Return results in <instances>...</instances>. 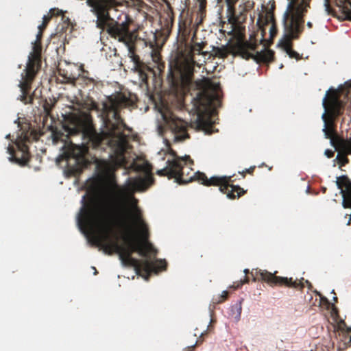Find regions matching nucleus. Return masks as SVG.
Masks as SVG:
<instances>
[{
  "label": "nucleus",
  "mask_w": 351,
  "mask_h": 351,
  "mask_svg": "<svg viewBox=\"0 0 351 351\" xmlns=\"http://www.w3.org/2000/svg\"><path fill=\"white\" fill-rule=\"evenodd\" d=\"M108 32L109 34L117 38L119 42H122L127 47L128 56L135 65L137 64L138 59V57L134 54V47L132 43L136 40V36L128 31V24L126 22L119 23L117 22L115 24H109L108 25Z\"/></svg>",
  "instance_id": "0eeeda50"
},
{
  "label": "nucleus",
  "mask_w": 351,
  "mask_h": 351,
  "mask_svg": "<svg viewBox=\"0 0 351 351\" xmlns=\"http://www.w3.org/2000/svg\"><path fill=\"white\" fill-rule=\"evenodd\" d=\"M254 49V45L252 43L239 40L237 43V53H239L243 58H248L252 55L249 51Z\"/></svg>",
  "instance_id": "f8f14e48"
},
{
  "label": "nucleus",
  "mask_w": 351,
  "mask_h": 351,
  "mask_svg": "<svg viewBox=\"0 0 351 351\" xmlns=\"http://www.w3.org/2000/svg\"><path fill=\"white\" fill-rule=\"evenodd\" d=\"M133 103L134 99L123 93L108 98L101 105L103 123L100 132L94 129L88 114L69 113L64 117L63 132H53V142L57 144L59 140L62 141V154L68 160L67 172L70 175L79 174L87 165V146L63 138L64 135L67 138L76 134L92 143L95 147L101 144L110 146V160H101L97 165L101 177H110L114 170L121 166L140 173L128 178L121 186L110 185L95 204L83 205L77 217V223L88 241L102 247L106 254L117 253L123 265L133 267L138 275L145 272L142 276L147 280L151 272L157 273L165 269L166 263L152 258L156 250L147 241V228L141 219L137 199L133 196L134 192L146 190L153 182L151 168L147 162L127 160L129 145L123 134L125 125L118 114V108Z\"/></svg>",
  "instance_id": "f257e3e1"
},
{
  "label": "nucleus",
  "mask_w": 351,
  "mask_h": 351,
  "mask_svg": "<svg viewBox=\"0 0 351 351\" xmlns=\"http://www.w3.org/2000/svg\"><path fill=\"white\" fill-rule=\"evenodd\" d=\"M324 6H325V10H326V13L328 14L330 8L328 4V0H324Z\"/></svg>",
  "instance_id": "412c9836"
},
{
  "label": "nucleus",
  "mask_w": 351,
  "mask_h": 351,
  "mask_svg": "<svg viewBox=\"0 0 351 351\" xmlns=\"http://www.w3.org/2000/svg\"><path fill=\"white\" fill-rule=\"evenodd\" d=\"M195 330L197 331V332H194L195 337H197V336L201 337L203 335V331H197V328Z\"/></svg>",
  "instance_id": "4be33fe9"
},
{
  "label": "nucleus",
  "mask_w": 351,
  "mask_h": 351,
  "mask_svg": "<svg viewBox=\"0 0 351 351\" xmlns=\"http://www.w3.org/2000/svg\"><path fill=\"white\" fill-rule=\"evenodd\" d=\"M332 298H333V300H334L335 302V301H337V297H336V296H334Z\"/></svg>",
  "instance_id": "bb28decb"
},
{
  "label": "nucleus",
  "mask_w": 351,
  "mask_h": 351,
  "mask_svg": "<svg viewBox=\"0 0 351 351\" xmlns=\"http://www.w3.org/2000/svg\"><path fill=\"white\" fill-rule=\"evenodd\" d=\"M34 51L32 52L28 56V61L25 69V77L23 81L20 82L19 86L21 92L19 99L24 104L32 101V97H27L28 90L30 84L37 72V65L40 61V53L36 47H34Z\"/></svg>",
  "instance_id": "6e6552de"
},
{
  "label": "nucleus",
  "mask_w": 351,
  "mask_h": 351,
  "mask_svg": "<svg viewBox=\"0 0 351 351\" xmlns=\"http://www.w3.org/2000/svg\"><path fill=\"white\" fill-rule=\"evenodd\" d=\"M50 19V16H47V15H44L43 16V23L42 25H38V29L40 30L42 29V28L45 27L46 23H47V21Z\"/></svg>",
  "instance_id": "dca6fc26"
},
{
  "label": "nucleus",
  "mask_w": 351,
  "mask_h": 351,
  "mask_svg": "<svg viewBox=\"0 0 351 351\" xmlns=\"http://www.w3.org/2000/svg\"><path fill=\"white\" fill-rule=\"evenodd\" d=\"M219 83L215 80L206 79L203 82L202 90L193 100L191 111L195 114L191 123L192 127L210 133V128L215 122L213 115L219 106Z\"/></svg>",
  "instance_id": "7ed1b4c3"
},
{
  "label": "nucleus",
  "mask_w": 351,
  "mask_h": 351,
  "mask_svg": "<svg viewBox=\"0 0 351 351\" xmlns=\"http://www.w3.org/2000/svg\"><path fill=\"white\" fill-rule=\"evenodd\" d=\"M93 269L95 270V273H94V274H96V272H97V271H96V269H95V267H93Z\"/></svg>",
  "instance_id": "7c9ffc66"
},
{
  "label": "nucleus",
  "mask_w": 351,
  "mask_h": 351,
  "mask_svg": "<svg viewBox=\"0 0 351 351\" xmlns=\"http://www.w3.org/2000/svg\"><path fill=\"white\" fill-rule=\"evenodd\" d=\"M247 282V279H246V278H245L243 281H242V282H241V285H242V284H243V283H245V282Z\"/></svg>",
  "instance_id": "a878e982"
},
{
  "label": "nucleus",
  "mask_w": 351,
  "mask_h": 351,
  "mask_svg": "<svg viewBox=\"0 0 351 351\" xmlns=\"http://www.w3.org/2000/svg\"><path fill=\"white\" fill-rule=\"evenodd\" d=\"M237 0H232V3L235 2Z\"/></svg>",
  "instance_id": "2f4dec72"
},
{
  "label": "nucleus",
  "mask_w": 351,
  "mask_h": 351,
  "mask_svg": "<svg viewBox=\"0 0 351 351\" xmlns=\"http://www.w3.org/2000/svg\"><path fill=\"white\" fill-rule=\"evenodd\" d=\"M152 59L155 62H158L160 60V57H159V55L156 53V52H154L152 55Z\"/></svg>",
  "instance_id": "a211bd4d"
},
{
  "label": "nucleus",
  "mask_w": 351,
  "mask_h": 351,
  "mask_svg": "<svg viewBox=\"0 0 351 351\" xmlns=\"http://www.w3.org/2000/svg\"><path fill=\"white\" fill-rule=\"evenodd\" d=\"M226 294H227V292H226V291H223V295H224V296H225Z\"/></svg>",
  "instance_id": "c85d7f7f"
},
{
  "label": "nucleus",
  "mask_w": 351,
  "mask_h": 351,
  "mask_svg": "<svg viewBox=\"0 0 351 351\" xmlns=\"http://www.w3.org/2000/svg\"><path fill=\"white\" fill-rule=\"evenodd\" d=\"M86 3L97 16V26L103 27L106 25L110 20L108 10L113 5V0H86Z\"/></svg>",
  "instance_id": "1a4fd4ad"
},
{
  "label": "nucleus",
  "mask_w": 351,
  "mask_h": 351,
  "mask_svg": "<svg viewBox=\"0 0 351 351\" xmlns=\"http://www.w3.org/2000/svg\"><path fill=\"white\" fill-rule=\"evenodd\" d=\"M259 58L263 62H269L273 59L274 52L271 50H264L259 53Z\"/></svg>",
  "instance_id": "ddd939ff"
},
{
  "label": "nucleus",
  "mask_w": 351,
  "mask_h": 351,
  "mask_svg": "<svg viewBox=\"0 0 351 351\" xmlns=\"http://www.w3.org/2000/svg\"><path fill=\"white\" fill-rule=\"evenodd\" d=\"M189 161H190V159L188 156H184L182 158L173 157L172 160H168L167 166L163 169L158 170L157 173L160 176H167L169 178H174L176 182L179 184H185L193 180H197L204 185H218L219 186V190L223 193H225V190L230 187L231 191L227 193V197L230 199L234 198L235 192L237 193L238 197L244 193L243 190L239 186L229 185L230 177L213 176L208 179L204 173L200 172L193 173L191 176H189V172L188 169H190L187 166Z\"/></svg>",
  "instance_id": "f03ea898"
},
{
  "label": "nucleus",
  "mask_w": 351,
  "mask_h": 351,
  "mask_svg": "<svg viewBox=\"0 0 351 351\" xmlns=\"http://www.w3.org/2000/svg\"><path fill=\"white\" fill-rule=\"evenodd\" d=\"M84 199H85V196H83L82 202H84Z\"/></svg>",
  "instance_id": "c756f323"
},
{
  "label": "nucleus",
  "mask_w": 351,
  "mask_h": 351,
  "mask_svg": "<svg viewBox=\"0 0 351 351\" xmlns=\"http://www.w3.org/2000/svg\"><path fill=\"white\" fill-rule=\"evenodd\" d=\"M41 36V33L39 32L38 34H37V38L39 39Z\"/></svg>",
  "instance_id": "393cba45"
},
{
  "label": "nucleus",
  "mask_w": 351,
  "mask_h": 351,
  "mask_svg": "<svg viewBox=\"0 0 351 351\" xmlns=\"http://www.w3.org/2000/svg\"><path fill=\"white\" fill-rule=\"evenodd\" d=\"M269 20L271 21V27L269 28V32H270V34L271 36H274V34H275L276 33V27L275 26V24L273 22V16H269Z\"/></svg>",
  "instance_id": "2eb2a0df"
},
{
  "label": "nucleus",
  "mask_w": 351,
  "mask_h": 351,
  "mask_svg": "<svg viewBox=\"0 0 351 351\" xmlns=\"http://www.w3.org/2000/svg\"><path fill=\"white\" fill-rule=\"evenodd\" d=\"M8 152L9 154H10L11 155H13V153H14V149L12 147H8ZM9 160L10 161H12L13 160V156H11L10 158H9Z\"/></svg>",
  "instance_id": "6ab92c4d"
},
{
  "label": "nucleus",
  "mask_w": 351,
  "mask_h": 351,
  "mask_svg": "<svg viewBox=\"0 0 351 351\" xmlns=\"http://www.w3.org/2000/svg\"><path fill=\"white\" fill-rule=\"evenodd\" d=\"M306 25L308 27L311 28L312 27V23L311 21H308L306 23Z\"/></svg>",
  "instance_id": "5701e85b"
},
{
  "label": "nucleus",
  "mask_w": 351,
  "mask_h": 351,
  "mask_svg": "<svg viewBox=\"0 0 351 351\" xmlns=\"http://www.w3.org/2000/svg\"><path fill=\"white\" fill-rule=\"evenodd\" d=\"M267 280L269 281V282H274V283H277V282L288 283V279L287 278H278V277L274 276L271 274H269L268 275Z\"/></svg>",
  "instance_id": "4468645a"
},
{
  "label": "nucleus",
  "mask_w": 351,
  "mask_h": 351,
  "mask_svg": "<svg viewBox=\"0 0 351 351\" xmlns=\"http://www.w3.org/2000/svg\"><path fill=\"white\" fill-rule=\"evenodd\" d=\"M350 330H351V328H350ZM350 341H351V337H350Z\"/></svg>",
  "instance_id": "473e14b6"
},
{
  "label": "nucleus",
  "mask_w": 351,
  "mask_h": 351,
  "mask_svg": "<svg viewBox=\"0 0 351 351\" xmlns=\"http://www.w3.org/2000/svg\"><path fill=\"white\" fill-rule=\"evenodd\" d=\"M156 108L163 120V123L158 126V132L167 146L170 141L180 142L189 137L186 122L176 117L162 101L156 105Z\"/></svg>",
  "instance_id": "39448f33"
},
{
  "label": "nucleus",
  "mask_w": 351,
  "mask_h": 351,
  "mask_svg": "<svg viewBox=\"0 0 351 351\" xmlns=\"http://www.w3.org/2000/svg\"><path fill=\"white\" fill-rule=\"evenodd\" d=\"M195 61L190 54L182 55L174 62V66L181 75L186 78L189 77L193 72Z\"/></svg>",
  "instance_id": "9b49d317"
},
{
  "label": "nucleus",
  "mask_w": 351,
  "mask_h": 351,
  "mask_svg": "<svg viewBox=\"0 0 351 351\" xmlns=\"http://www.w3.org/2000/svg\"><path fill=\"white\" fill-rule=\"evenodd\" d=\"M322 106L324 108L322 114V119L324 123L322 131L326 138L332 140L335 138L332 117L339 114L340 104L335 94L328 96L326 92L322 99Z\"/></svg>",
  "instance_id": "423d86ee"
},
{
  "label": "nucleus",
  "mask_w": 351,
  "mask_h": 351,
  "mask_svg": "<svg viewBox=\"0 0 351 351\" xmlns=\"http://www.w3.org/2000/svg\"><path fill=\"white\" fill-rule=\"evenodd\" d=\"M248 271H249L248 269H245L243 270V272H244L245 274H247L248 273Z\"/></svg>",
  "instance_id": "b1692460"
},
{
  "label": "nucleus",
  "mask_w": 351,
  "mask_h": 351,
  "mask_svg": "<svg viewBox=\"0 0 351 351\" xmlns=\"http://www.w3.org/2000/svg\"><path fill=\"white\" fill-rule=\"evenodd\" d=\"M310 1L289 0L283 14V35L278 42V45L290 58H300V54L291 49V43L292 40L298 38L303 29V15L309 8Z\"/></svg>",
  "instance_id": "20e7f679"
},
{
  "label": "nucleus",
  "mask_w": 351,
  "mask_h": 351,
  "mask_svg": "<svg viewBox=\"0 0 351 351\" xmlns=\"http://www.w3.org/2000/svg\"><path fill=\"white\" fill-rule=\"evenodd\" d=\"M226 54V53H223V52H221V53H220V55H221V56H225Z\"/></svg>",
  "instance_id": "cd10ccee"
},
{
  "label": "nucleus",
  "mask_w": 351,
  "mask_h": 351,
  "mask_svg": "<svg viewBox=\"0 0 351 351\" xmlns=\"http://www.w3.org/2000/svg\"><path fill=\"white\" fill-rule=\"evenodd\" d=\"M138 75H139V78L141 80V81L142 82H144L146 81L147 80V75L146 74H145L143 72H142L141 71H138Z\"/></svg>",
  "instance_id": "f3484780"
},
{
  "label": "nucleus",
  "mask_w": 351,
  "mask_h": 351,
  "mask_svg": "<svg viewBox=\"0 0 351 351\" xmlns=\"http://www.w3.org/2000/svg\"><path fill=\"white\" fill-rule=\"evenodd\" d=\"M345 149L351 152V139L345 143ZM336 184L340 189L342 195V206L345 208H351V182L346 176H340L337 178ZM351 221V214L347 224Z\"/></svg>",
  "instance_id": "9d476101"
},
{
  "label": "nucleus",
  "mask_w": 351,
  "mask_h": 351,
  "mask_svg": "<svg viewBox=\"0 0 351 351\" xmlns=\"http://www.w3.org/2000/svg\"><path fill=\"white\" fill-rule=\"evenodd\" d=\"M324 154H325V155H326L328 158H330V157H332V154H333L332 152V151H330V150H329V149H326V150H325Z\"/></svg>",
  "instance_id": "aec40b11"
}]
</instances>
